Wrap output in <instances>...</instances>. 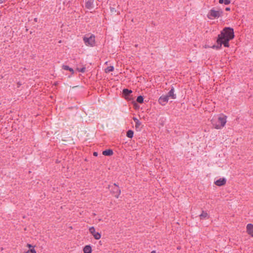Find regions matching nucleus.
<instances>
[{
	"mask_svg": "<svg viewBox=\"0 0 253 253\" xmlns=\"http://www.w3.org/2000/svg\"><path fill=\"white\" fill-rule=\"evenodd\" d=\"M234 38V33L233 29L230 27L224 28L220 34L218 35L216 41L217 45H213L211 48L219 49L221 48L222 44L225 47H229V41Z\"/></svg>",
	"mask_w": 253,
	"mask_h": 253,
	"instance_id": "nucleus-1",
	"label": "nucleus"
},
{
	"mask_svg": "<svg viewBox=\"0 0 253 253\" xmlns=\"http://www.w3.org/2000/svg\"><path fill=\"white\" fill-rule=\"evenodd\" d=\"M211 122L213 126L215 128L217 129H221L224 126L226 123V116H219L217 118V120L215 118L212 119Z\"/></svg>",
	"mask_w": 253,
	"mask_h": 253,
	"instance_id": "nucleus-2",
	"label": "nucleus"
},
{
	"mask_svg": "<svg viewBox=\"0 0 253 253\" xmlns=\"http://www.w3.org/2000/svg\"><path fill=\"white\" fill-rule=\"evenodd\" d=\"M222 14L223 11L221 10H215L214 9H211L209 11L207 17L210 19H213L221 16Z\"/></svg>",
	"mask_w": 253,
	"mask_h": 253,
	"instance_id": "nucleus-3",
	"label": "nucleus"
},
{
	"mask_svg": "<svg viewBox=\"0 0 253 253\" xmlns=\"http://www.w3.org/2000/svg\"><path fill=\"white\" fill-rule=\"evenodd\" d=\"M83 41L86 45L92 46L95 44V37L93 35L89 37L85 35L83 38Z\"/></svg>",
	"mask_w": 253,
	"mask_h": 253,
	"instance_id": "nucleus-4",
	"label": "nucleus"
},
{
	"mask_svg": "<svg viewBox=\"0 0 253 253\" xmlns=\"http://www.w3.org/2000/svg\"><path fill=\"white\" fill-rule=\"evenodd\" d=\"M89 231L95 239L99 240L101 238V234L98 232H95V229L94 227H90Z\"/></svg>",
	"mask_w": 253,
	"mask_h": 253,
	"instance_id": "nucleus-5",
	"label": "nucleus"
},
{
	"mask_svg": "<svg viewBox=\"0 0 253 253\" xmlns=\"http://www.w3.org/2000/svg\"><path fill=\"white\" fill-rule=\"evenodd\" d=\"M132 92V90L127 88H125L123 90V94L126 99L131 100V93Z\"/></svg>",
	"mask_w": 253,
	"mask_h": 253,
	"instance_id": "nucleus-6",
	"label": "nucleus"
},
{
	"mask_svg": "<svg viewBox=\"0 0 253 253\" xmlns=\"http://www.w3.org/2000/svg\"><path fill=\"white\" fill-rule=\"evenodd\" d=\"M169 100V98H168V96L165 95L161 96L159 98L158 101L160 104H161L163 106H164L167 104Z\"/></svg>",
	"mask_w": 253,
	"mask_h": 253,
	"instance_id": "nucleus-7",
	"label": "nucleus"
},
{
	"mask_svg": "<svg viewBox=\"0 0 253 253\" xmlns=\"http://www.w3.org/2000/svg\"><path fill=\"white\" fill-rule=\"evenodd\" d=\"M112 193L114 194V196L117 198H118L119 195L121 194V190L119 186H115L112 189Z\"/></svg>",
	"mask_w": 253,
	"mask_h": 253,
	"instance_id": "nucleus-8",
	"label": "nucleus"
},
{
	"mask_svg": "<svg viewBox=\"0 0 253 253\" xmlns=\"http://www.w3.org/2000/svg\"><path fill=\"white\" fill-rule=\"evenodd\" d=\"M93 0H85V7L89 9H90L93 7Z\"/></svg>",
	"mask_w": 253,
	"mask_h": 253,
	"instance_id": "nucleus-9",
	"label": "nucleus"
},
{
	"mask_svg": "<svg viewBox=\"0 0 253 253\" xmlns=\"http://www.w3.org/2000/svg\"><path fill=\"white\" fill-rule=\"evenodd\" d=\"M226 179L224 178H220L214 182L215 185L218 186H221L225 184Z\"/></svg>",
	"mask_w": 253,
	"mask_h": 253,
	"instance_id": "nucleus-10",
	"label": "nucleus"
},
{
	"mask_svg": "<svg viewBox=\"0 0 253 253\" xmlns=\"http://www.w3.org/2000/svg\"><path fill=\"white\" fill-rule=\"evenodd\" d=\"M247 232L252 237H253V224L250 223L247 225Z\"/></svg>",
	"mask_w": 253,
	"mask_h": 253,
	"instance_id": "nucleus-11",
	"label": "nucleus"
},
{
	"mask_svg": "<svg viewBox=\"0 0 253 253\" xmlns=\"http://www.w3.org/2000/svg\"><path fill=\"white\" fill-rule=\"evenodd\" d=\"M168 96V98L171 97L172 99L176 98V94L174 93V88L173 87H171L170 90L168 92V94L166 95Z\"/></svg>",
	"mask_w": 253,
	"mask_h": 253,
	"instance_id": "nucleus-12",
	"label": "nucleus"
},
{
	"mask_svg": "<svg viewBox=\"0 0 253 253\" xmlns=\"http://www.w3.org/2000/svg\"><path fill=\"white\" fill-rule=\"evenodd\" d=\"M102 154L104 156H110L113 155V152L111 149H107L105 151H103Z\"/></svg>",
	"mask_w": 253,
	"mask_h": 253,
	"instance_id": "nucleus-13",
	"label": "nucleus"
},
{
	"mask_svg": "<svg viewBox=\"0 0 253 253\" xmlns=\"http://www.w3.org/2000/svg\"><path fill=\"white\" fill-rule=\"evenodd\" d=\"M199 216L201 219L208 218L209 217V216L207 212L204 211H202V213L200 214Z\"/></svg>",
	"mask_w": 253,
	"mask_h": 253,
	"instance_id": "nucleus-14",
	"label": "nucleus"
},
{
	"mask_svg": "<svg viewBox=\"0 0 253 253\" xmlns=\"http://www.w3.org/2000/svg\"><path fill=\"white\" fill-rule=\"evenodd\" d=\"M91 248L89 245H86L84 248V253H91Z\"/></svg>",
	"mask_w": 253,
	"mask_h": 253,
	"instance_id": "nucleus-15",
	"label": "nucleus"
},
{
	"mask_svg": "<svg viewBox=\"0 0 253 253\" xmlns=\"http://www.w3.org/2000/svg\"><path fill=\"white\" fill-rule=\"evenodd\" d=\"M62 68L64 69V70H69L71 72H72V73H74V70L71 68H70L67 65H63L62 66Z\"/></svg>",
	"mask_w": 253,
	"mask_h": 253,
	"instance_id": "nucleus-16",
	"label": "nucleus"
},
{
	"mask_svg": "<svg viewBox=\"0 0 253 253\" xmlns=\"http://www.w3.org/2000/svg\"><path fill=\"white\" fill-rule=\"evenodd\" d=\"M133 135V131L131 130H129L126 132V136L128 138H131Z\"/></svg>",
	"mask_w": 253,
	"mask_h": 253,
	"instance_id": "nucleus-17",
	"label": "nucleus"
},
{
	"mask_svg": "<svg viewBox=\"0 0 253 253\" xmlns=\"http://www.w3.org/2000/svg\"><path fill=\"white\" fill-rule=\"evenodd\" d=\"M114 67L113 66H109L107 68L105 69V72L106 73H110L111 72H112L114 71Z\"/></svg>",
	"mask_w": 253,
	"mask_h": 253,
	"instance_id": "nucleus-18",
	"label": "nucleus"
},
{
	"mask_svg": "<svg viewBox=\"0 0 253 253\" xmlns=\"http://www.w3.org/2000/svg\"><path fill=\"white\" fill-rule=\"evenodd\" d=\"M231 2L230 0H219V3H224L225 5H228L230 4Z\"/></svg>",
	"mask_w": 253,
	"mask_h": 253,
	"instance_id": "nucleus-19",
	"label": "nucleus"
},
{
	"mask_svg": "<svg viewBox=\"0 0 253 253\" xmlns=\"http://www.w3.org/2000/svg\"><path fill=\"white\" fill-rule=\"evenodd\" d=\"M143 97L141 95H140L137 97L136 101L139 103H142L143 102Z\"/></svg>",
	"mask_w": 253,
	"mask_h": 253,
	"instance_id": "nucleus-20",
	"label": "nucleus"
},
{
	"mask_svg": "<svg viewBox=\"0 0 253 253\" xmlns=\"http://www.w3.org/2000/svg\"><path fill=\"white\" fill-rule=\"evenodd\" d=\"M141 123L140 121L137 122L135 123V127L136 129H140L141 128Z\"/></svg>",
	"mask_w": 253,
	"mask_h": 253,
	"instance_id": "nucleus-21",
	"label": "nucleus"
},
{
	"mask_svg": "<svg viewBox=\"0 0 253 253\" xmlns=\"http://www.w3.org/2000/svg\"><path fill=\"white\" fill-rule=\"evenodd\" d=\"M36 251L34 249V248H32L28 250L25 253H36Z\"/></svg>",
	"mask_w": 253,
	"mask_h": 253,
	"instance_id": "nucleus-22",
	"label": "nucleus"
},
{
	"mask_svg": "<svg viewBox=\"0 0 253 253\" xmlns=\"http://www.w3.org/2000/svg\"><path fill=\"white\" fill-rule=\"evenodd\" d=\"M78 70L80 72L84 73L85 71V67H83V68H81L80 69H78Z\"/></svg>",
	"mask_w": 253,
	"mask_h": 253,
	"instance_id": "nucleus-23",
	"label": "nucleus"
},
{
	"mask_svg": "<svg viewBox=\"0 0 253 253\" xmlns=\"http://www.w3.org/2000/svg\"><path fill=\"white\" fill-rule=\"evenodd\" d=\"M27 247L28 248H29L30 249H31V248H34V247L32 245H31L30 244H27Z\"/></svg>",
	"mask_w": 253,
	"mask_h": 253,
	"instance_id": "nucleus-24",
	"label": "nucleus"
},
{
	"mask_svg": "<svg viewBox=\"0 0 253 253\" xmlns=\"http://www.w3.org/2000/svg\"><path fill=\"white\" fill-rule=\"evenodd\" d=\"M111 11L112 13H115L116 12V10L115 8H111Z\"/></svg>",
	"mask_w": 253,
	"mask_h": 253,
	"instance_id": "nucleus-25",
	"label": "nucleus"
},
{
	"mask_svg": "<svg viewBox=\"0 0 253 253\" xmlns=\"http://www.w3.org/2000/svg\"><path fill=\"white\" fill-rule=\"evenodd\" d=\"M133 120H134V121L135 122V123H136V122L139 121V120H138L136 118H135V117H133Z\"/></svg>",
	"mask_w": 253,
	"mask_h": 253,
	"instance_id": "nucleus-26",
	"label": "nucleus"
},
{
	"mask_svg": "<svg viewBox=\"0 0 253 253\" xmlns=\"http://www.w3.org/2000/svg\"><path fill=\"white\" fill-rule=\"evenodd\" d=\"M97 155H98L97 152H94L93 153V155H94V156H97Z\"/></svg>",
	"mask_w": 253,
	"mask_h": 253,
	"instance_id": "nucleus-27",
	"label": "nucleus"
},
{
	"mask_svg": "<svg viewBox=\"0 0 253 253\" xmlns=\"http://www.w3.org/2000/svg\"><path fill=\"white\" fill-rule=\"evenodd\" d=\"M225 10L226 11H230V8L229 7H226L225 8Z\"/></svg>",
	"mask_w": 253,
	"mask_h": 253,
	"instance_id": "nucleus-28",
	"label": "nucleus"
},
{
	"mask_svg": "<svg viewBox=\"0 0 253 253\" xmlns=\"http://www.w3.org/2000/svg\"><path fill=\"white\" fill-rule=\"evenodd\" d=\"M4 1V0H0V3H2Z\"/></svg>",
	"mask_w": 253,
	"mask_h": 253,
	"instance_id": "nucleus-29",
	"label": "nucleus"
},
{
	"mask_svg": "<svg viewBox=\"0 0 253 253\" xmlns=\"http://www.w3.org/2000/svg\"><path fill=\"white\" fill-rule=\"evenodd\" d=\"M114 185L115 186H118L116 183H114Z\"/></svg>",
	"mask_w": 253,
	"mask_h": 253,
	"instance_id": "nucleus-30",
	"label": "nucleus"
},
{
	"mask_svg": "<svg viewBox=\"0 0 253 253\" xmlns=\"http://www.w3.org/2000/svg\"><path fill=\"white\" fill-rule=\"evenodd\" d=\"M18 87H19V86L21 85V84H20L19 83H18Z\"/></svg>",
	"mask_w": 253,
	"mask_h": 253,
	"instance_id": "nucleus-31",
	"label": "nucleus"
},
{
	"mask_svg": "<svg viewBox=\"0 0 253 253\" xmlns=\"http://www.w3.org/2000/svg\"><path fill=\"white\" fill-rule=\"evenodd\" d=\"M138 46V44H135V47H137Z\"/></svg>",
	"mask_w": 253,
	"mask_h": 253,
	"instance_id": "nucleus-32",
	"label": "nucleus"
},
{
	"mask_svg": "<svg viewBox=\"0 0 253 253\" xmlns=\"http://www.w3.org/2000/svg\"><path fill=\"white\" fill-rule=\"evenodd\" d=\"M136 104H137L136 103L134 102V105L135 106V105H136Z\"/></svg>",
	"mask_w": 253,
	"mask_h": 253,
	"instance_id": "nucleus-33",
	"label": "nucleus"
},
{
	"mask_svg": "<svg viewBox=\"0 0 253 253\" xmlns=\"http://www.w3.org/2000/svg\"><path fill=\"white\" fill-rule=\"evenodd\" d=\"M37 18H35V21H37Z\"/></svg>",
	"mask_w": 253,
	"mask_h": 253,
	"instance_id": "nucleus-34",
	"label": "nucleus"
}]
</instances>
